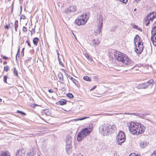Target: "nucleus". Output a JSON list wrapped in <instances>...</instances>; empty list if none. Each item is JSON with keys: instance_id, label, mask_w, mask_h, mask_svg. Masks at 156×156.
I'll return each instance as SVG.
<instances>
[{"instance_id": "53", "label": "nucleus", "mask_w": 156, "mask_h": 156, "mask_svg": "<svg viewBox=\"0 0 156 156\" xmlns=\"http://www.w3.org/2000/svg\"><path fill=\"white\" fill-rule=\"evenodd\" d=\"M49 92L52 93L53 92V90L52 89H50L48 90Z\"/></svg>"}, {"instance_id": "5", "label": "nucleus", "mask_w": 156, "mask_h": 156, "mask_svg": "<svg viewBox=\"0 0 156 156\" xmlns=\"http://www.w3.org/2000/svg\"><path fill=\"white\" fill-rule=\"evenodd\" d=\"M139 123L131 121L127 124L130 132L133 135H137Z\"/></svg>"}, {"instance_id": "10", "label": "nucleus", "mask_w": 156, "mask_h": 156, "mask_svg": "<svg viewBox=\"0 0 156 156\" xmlns=\"http://www.w3.org/2000/svg\"><path fill=\"white\" fill-rule=\"evenodd\" d=\"M151 41H152L153 45L156 46V26L154 27L151 30Z\"/></svg>"}, {"instance_id": "59", "label": "nucleus", "mask_w": 156, "mask_h": 156, "mask_svg": "<svg viewBox=\"0 0 156 156\" xmlns=\"http://www.w3.org/2000/svg\"><path fill=\"white\" fill-rule=\"evenodd\" d=\"M22 6H20V12H22Z\"/></svg>"}, {"instance_id": "34", "label": "nucleus", "mask_w": 156, "mask_h": 156, "mask_svg": "<svg viewBox=\"0 0 156 156\" xmlns=\"http://www.w3.org/2000/svg\"><path fill=\"white\" fill-rule=\"evenodd\" d=\"M85 56L87 57V59H90L91 61L92 60V59L91 58V57L87 53H85Z\"/></svg>"}, {"instance_id": "54", "label": "nucleus", "mask_w": 156, "mask_h": 156, "mask_svg": "<svg viewBox=\"0 0 156 156\" xmlns=\"http://www.w3.org/2000/svg\"><path fill=\"white\" fill-rule=\"evenodd\" d=\"M2 58L5 60H7L8 59V58L7 57H5V56H3L2 57Z\"/></svg>"}, {"instance_id": "35", "label": "nucleus", "mask_w": 156, "mask_h": 156, "mask_svg": "<svg viewBox=\"0 0 156 156\" xmlns=\"http://www.w3.org/2000/svg\"><path fill=\"white\" fill-rule=\"evenodd\" d=\"M14 73L15 75L17 76H18V73L17 71L16 68H14Z\"/></svg>"}, {"instance_id": "46", "label": "nucleus", "mask_w": 156, "mask_h": 156, "mask_svg": "<svg viewBox=\"0 0 156 156\" xmlns=\"http://www.w3.org/2000/svg\"><path fill=\"white\" fill-rule=\"evenodd\" d=\"M24 48H23V49H22V50H21V56L22 57H23V56H24Z\"/></svg>"}, {"instance_id": "1", "label": "nucleus", "mask_w": 156, "mask_h": 156, "mask_svg": "<svg viewBox=\"0 0 156 156\" xmlns=\"http://www.w3.org/2000/svg\"><path fill=\"white\" fill-rule=\"evenodd\" d=\"M115 125H113L111 126L108 123H104L101 125L99 127V133L103 136H107L109 134L113 133L116 130Z\"/></svg>"}, {"instance_id": "13", "label": "nucleus", "mask_w": 156, "mask_h": 156, "mask_svg": "<svg viewBox=\"0 0 156 156\" xmlns=\"http://www.w3.org/2000/svg\"><path fill=\"white\" fill-rule=\"evenodd\" d=\"M25 150L24 149H20L16 153V156H23L25 155Z\"/></svg>"}, {"instance_id": "55", "label": "nucleus", "mask_w": 156, "mask_h": 156, "mask_svg": "<svg viewBox=\"0 0 156 156\" xmlns=\"http://www.w3.org/2000/svg\"><path fill=\"white\" fill-rule=\"evenodd\" d=\"M13 10V4H12V9H11V13H12V12Z\"/></svg>"}, {"instance_id": "26", "label": "nucleus", "mask_w": 156, "mask_h": 156, "mask_svg": "<svg viewBox=\"0 0 156 156\" xmlns=\"http://www.w3.org/2000/svg\"><path fill=\"white\" fill-rule=\"evenodd\" d=\"M131 25H132V27L134 29H137L138 30H140L141 31H142V30L141 28H139L138 27L137 25H136L135 24H132Z\"/></svg>"}, {"instance_id": "3", "label": "nucleus", "mask_w": 156, "mask_h": 156, "mask_svg": "<svg viewBox=\"0 0 156 156\" xmlns=\"http://www.w3.org/2000/svg\"><path fill=\"white\" fill-rule=\"evenodd\" d=\"M92 129L90 127H86L82 129L78 133L77 140L78 141H81L82 139L88 135L92 131Z\"/></svg>"}, {"instance_id": "61", "label": "nucleus", "mask_w": 156, "mask_h": 156, "mask_svg": "<svg viewBox=\"0 0 156 156\" xmlns=\"http://www.w3.org/2000/svg\"><path fill=\"white\" fill-rule=\"evenodd\" d=\"M58 61L60 60V58L59 57V56H58Z\"/></svg>"}, {"instance_id": "4", "label": "nucleus", "mask_w": 156, "mask_h": 156, "mask_svg": "<svg viewBox=\"0 0 156 156\" xmlns=\"http://www.w3.org/2000/svg\"><path fill=\"white\" fill-rule=\"evenodd\" d=\"M92 129L90 127H86L82 129L78 133L77 140L78 141H81L82 139L88 135L92 131Z\"/></svg>"}, {"instance_id": "56", "label": "nucleus", "mask_w": 156, "mask_h": 156, "mask_svg": "<svg viewBox=\"0 0 156 156\" xmlns=\"http://www.w3.org/2000/svg\"><path fill=\"white\" fill-rule=\"evenodd\" d=\"M153 154H155L156 156V150L154 151Z\"/></svg>"}, {"instance_id": "64", "label": "nucleus", "mask_w": 156, "mask_h": 156, "mask_svg": "<svg viewBox=\"0 0 156 156\" xmlns=\"http://www.w3.org/2000/svg\"><path fill=\"white\" fill-rule=\"evenodd\" d=\"M96 87V86H94L93 88H94V89H95Z\"/></svg>"}, {"instance_id": "30", "label": "nucleus", "mask_w": 156, "mask_h": 156, "mask_svg": "<svg viewBox=\"0 0 156 156\" xmlns=\"http://www.w3.org/2000/svg\"><path fill=\"white\" fill-rule=\"evenodd\" d=\"M71 12H73L76 10V7L74 6H72L69 7Z\"/></svg>"}, {"instance_id": "22", "label": "nucleus", "mask_w": 156, "mask_h": 156, "mask_svg": "<svg viewBox=\"0 0 156 156\" xmlns=\"http://www.w3.org/2000/svg\"><path fill=\"white\" fill-rule=\"evenodd\" d=\"M147 115H148L147 114H141L140 113H138L137 116L141 118H142L143 119H145L147 120H148V118H146V117Z\"/></svg>"}, {"instance_id": "7", "label": "nucleus", "mask_w": 156, "mask_h": 156, "mask_svg": "<svg viewBox=\"0 0 156 156\" xmlns=\"http://www.w3.org/2000/svg\"><path fill=\"white\" fill-rule=\"evenodd\" d=\"M87 15L86 14L82 15L79 16L75 20L74 23L78 26L85 24L87 22V20H86Z\"/></svg>"}, {"instance_id": "42", "label": "nucleus", "mask_w": 156, "mask_h": 156, "mask_svg": "<svg viewBox=\"0 0 156 156\" xmlns=\"http://www.w3.org/2000/svg\"><path fill=\"white\" fill-rule=\"evenodd\" d=\"M7 77L6 76H4V81L5 83H7Z\"/></svg>"}, {"instance_id": "38", "label": "nucleus", "mask_w": 156, "mask_h": 156, "mask_svg": "<svg viewBox=\"0 0 156 156\" xmlns=\"http://www.w3.org/2000/svg\"><path fill=\"white\" fill-rule=\"evenodd\" d=\"M20 50V48L19 47L18 48L17 53V54H16V60L17 62L18 61L17 58V56L18 55V53H19Z\"/></svg>"}, {"instance_id": "23", "label": "nucleus", "mask_w": 156, "mask_h": 156, "mask_svg": "<svg viewBox=\"0 0 156 156\" xmlns=\"http://www.w3.org/2000/svg\"><path fill=\"white\" fill-rule=\"evenodd\" d=\"M67 100H63L62 101H60L57 102V104L60 105H64L66 104Z\"/></svg>"}, {"instance_id": "49", "label": "nucleus", "mask_w": 156, "mask_h": 156, "mask_svg": "<svg viewBox=\"0 0 156 156\" xmlns=\"http://www.w3.org/2000/svg\"><path fill=\"white\" fill-rule=\"evenodd\" d=\"M26 43L27 44L28 46H29L30 48L31 47V45L30 44V42L28 41V40H27L26 41Z\"/></svg>"}, {"instance_id": "24", "label": "nucleus", "mask_w": 156, "mask_h": 156, "mask_svg": "<svg viewBox=\"0 0 156 156\" xmlns=\"http://www.w3.org/2000/svg\"><path fill=\"white\" fill-rule=\"evenodd\" d=\"M36 153V151L34 149H33L28 153L29 156H34Z\"/></svg>"}, {"instance_id": "8", "label": "nucleus", "mask_w": 156, "mask_h": 156, "mask_svg": "<svg viewBox=\"0 0 156 156\" xmlns=\"http://www.w3.org/2000/svg\"><path fill=\"white\" fill-rule=\"evenodd\" d=\"M98 22L99 23L98 24V29L96 30V33L97 34L100 33L101 32V29L103 24V18L102 16L99 15V17L97 18Z\"/></svg>"}, {"instance_id": "11", "label": "nucleus", "mask_w": 156, "mask_h": 156, "mask_svg": "<svg viewBox=\"0 0 156 156\" xmlns=\"http://www.w3.org/2000/svg\"><path fill=\"white\" fill-rule=\"evenodd\" d=\"M139 44H138V46L137 47H136V49L135 50V51L137 53L140 54L142 52L144 47L143 45V44H141L139 42Z\"/></svg>"}, {"instance_id": "51", "label": "nucleus", "mask_w": 156, "mask_h": 156, "mask_svg": "<svg viewBox=\"0 0 156 156\" xmlns=\"http://www.w3.org/2000/svg\"><path fill=\"white\" fill-rule=\"evenodd\" d=\"M9 26H10L9 25H8L6 24L5 26V27L6 29H8Z\"/></svg>"}, {"instance_id": "39", "label": "nucleus", "mask_w": 156, "mask_h": 156, "mask_svg": "<svg viewBox=\"0 0 156 156\" xmlns=\"http://www.w3.org/2000/svg\"><path fill=\"white\" fill-rule=\"evenodd\" d=\"M9 70V67L8 66H6L4 67V70H5L6 72H7Z\"/></svg>"}, {"instance_id": "37", "label": "nucleus", "mask_w": 156, "mask_h": 156, "mask_svg": "<svg viewBox=\"0 0 156 156\" xmlns=\"http://www.w3.org/2000/svg\"><path fill=\"white\" fill-rule=\"evenodd\" d=\"M15 28H17L18 27V23L17 20H16L15 22Z\"/></svg>"}, {"instance_id": "45", "label": "nucleus", "mask_w": 156, "mask_h": 156, "mask_svg": "<svg viewBox=\"0 0 156 156\" xmlns=\"http://www.w3.org/2000/svg\"><path fill=\"white\" fill-rule=\"evenodd\" d=\"M130 156H140L139 155H138L137 154H136L135 153H131L130 154Z\"/></svg>"}, {"instance_id": "9", "label": "nucleus", "mask_w": 156, "mask_h": 156, "mask_svg": "<svg viewBox=\"0 0 156 156\" xmlns=\"http://www.w3.org/2000/svg\"><path fill=\"white\" fill-rule=\"evenodd\" d=\"M154 81L153 80H150L146 83H141L138 84L136 86V87L138 89H145L151 84H153Z\"/></svg>"}, {"instance_id": "40", "label": "nucleus", "mask_w": 156, "mask_h": 156, "mask_svg": "<svg viewBox=\"0 0 156 156\" xmlns=\"http://www.w3.org/2000/svg\"><path fill=\"white\" fill-rule=\"evenodd\" d=\"M124 114H125L132 115H134L137 116V115L138 113H126L125 112L124 113Z\"/></svg>"}, {"instance_id": "16", "label": "nucleus", "mask_w": 156, "mask_h": 156, "mask_svg": "<svg viewBox=\"0 0 156 156\" xmlns=\"http://www.w3.org/2000/svg\"><path fill=\"white\" fill-rule=\"evenodd\" d=\"M66 144H72V137L70 135H67L66 138Z\"/></svg>"}, {"instance_id": "12", "label": "nucleus", "mask_w": 156, "mask_h": 156, "mask_svg": "<svg viewBox=\"0 0 156 156\" xmlns=\"http://www.w3.org/2000/svg\"><path fill=\"white\" fill-rule=\"evenodd\" d=\"M146 127L141 123H139L138 130L137 131V135L143 133L145 131Z\"/></svg>"}, {"instance_id": "25", "label": "nucleus", "mask_w": 156, "mask_h": 156, "mask_svg": "<svg viewBox=\"0 0 156 156\" xmlns=\"http://www.w3.org/2000/svg\"><path fill=\"white\" fill-rule=\"evenodd\" d=\"M38 37H36L34 38L33 39V43L35 45H37V43L38 42Z\"/></svg>"}, {"instance_id": "44", "label": "nucleus", "mask_w": 156, "mask_h": 156, "mask_svg": "<svg viewBox=\"0 0 156 156\" xmlns=\"http://www.w3.org/2000/svg\"><path fill=\"white\" fill-rule=\"evenodd\" d=\"M20 19H22L24 20V19H26V18L25 16V15H22L20 16Z\"/></svg>"}, {"instance_id": "18", "label": "nucleus", "mask_w": 156, "mask_h": 156, "mask_svg": "<svg viewBox=\"0 0 156 156\" xmlns=\"http://www.w3.org/2000/svg\"><path fill=\"white\" fill-rule=\"evenodd\" d=\"M66 150L68 154H69L72 151V144H66Z\"/></svg>"}, {"instance_id": "62", "label": "nucleus", "mask_w": 156, "mask_h": 156, "mask_svg": "<svg viewBox=\"0 0 156 156\" xmlns=\"http://www.w3.org/2000/svg\"><path fill=\"white\" fill-rule=\"evenodd\" d=\"M2 59L1 58H0V62L1 63L2 62Z\"/></svg>"}, {"instance_id": "52", "label": "nucleus", "mask_w": 156, "mask_h": 156, "mask_svg": "<svg viewBox=\"0 0 156 156\" xmlns=\"http://www.w3.org/2000/svg\"><path fill=\"white\" fill-rule=\"evenodd\" d=\"M58 61H59V64L61 65L62 66H64V65L63 64L62 62L60 60H59Z\"/></svg>"}, {"instance_id": "20", "label": "nucleus", "mask_w": 156, "mask_h": 156, "mask_svg": "<svg viewBox=\"0 0 156 156\" xmlns=\"http://www.w3.org/2000/svg\"><path fill=\"white\" fill-rule=\"evenodd\" d=\"M67 76L68 77L69 79H70L72 82L77 86H78V83L77 81L74 79L73 77L67 74Z\"/></svg>"}, {"instance_id": "29", "label": "nucleus", "mask_w": 156, "mask_h": 156, "mask_svg": "<svg viewBox=\"0 0 156 156\" xmlns=\"http://www.w3.org/2000/svg\"><path fill=\"white\" fill-rule=\"evenodd\" d=\"M151 21V20L146 17L145 19V22L146 23V25L148 26L150 24Z\"/></svg>"}, {"instance_id": "31", "label": "nucleus", "mask_w": 156, "mask_h": 156, "mask_svg": "<svg viewBox=\"0 0 156 156\" xmlns=\"http://www.w3.org/2000/svg\"><path fill=\"white\" fill-rule=\"evenodd\" d=\"M0 156H10V155L6 152H4L3 151L1 154Z\"/></svg>"}, {"instance_id": "28", "label": "nucleus", "mask_w": 156, "mask_h": 156, "mask_svg": "<svg viewBox=\"0 0 156 156\" xmlns=\"http://www.w3.org/2000/svg\"><path fill=\"white\" fill-rule=\"evenodd\" d=\"M64 12L65 14H68L70 13L71 12L70 10V9L69 7L68 8L66 9L64 11Z\"/></svg>"}, {"instance_id": "43", "label": "nucleus", "mask_w": 156, "mask_h": 156, "mask_svg": "<svg viewBox=\"0 0 156 156\" xmlns=\"http://www.w3.org/2000/svg\"><path fill=\"white\" fill-rule=\"evenodd\" d=\"M23 32H26L27 31V29L26 27L24 26L23 28Z\"/></svg>"}, {"instance_id": "48", "label": "nucleus", "mask_w": 156, "mask_h": 156, "mask_svg": "<svg viewBox=\"0 0 156 156\" xmlns=\"http://www.w3.org/2000/svg\"><path fill=\"white\" fill-rule=\"evenodd\" d=\"M31 34H34L35 33V30L34 29H33L31 31Z\"/></svg>"}, {"instance_id": "27", "label": "nucleus", "mask_w": 156, "mask_h": 156, "mask_svg": "<svg viewBox=\"0 0 156 156\" xmlns=\"http://www.w3.org/2000/svg\"><path fill=\"white\" fill-rule=\"evenodd\" d=\"M83 78L84 80L87 81H91V78L87 76H83Z\"/></svg>"}, {"instance_id": "15", "label": "nucleus", "mask_w": 156, "mask_h": 156, "mask_svg": "<svg viewBox=\"0 0 156 156\" xmlns=\"http://www.w3.org/2000/svg\"><path fill=\"white\" fill-rule=\"evenodd\" d=\"M134 44L136 45V42H137L138 44H139V42L141 44H143V43L142 42V40L140 37L138 35H136V37L134 38Z\"/></svg>"}, {"instance_id": "2", "label": "nucleus", "mask_w": 156, "mask_h": 156, "mask_svg": "<svg viewBox=\"0 0 156 156\" xmlns=\"http://www.w3.org/2000/svg\"><path fill=\"white\" fill-rule=\"evenodd\" d=\"M114 57L118 61L122 62L126 65L132 66L134 65V62L130 59L126 55L118 51L114 52Z\"/></svg>"}, {"instance_id": "33", "label": "nucleus", "mask_w": 156, "mask_h": 156, "mask_svg": "<svg viewBox=\"0 0 156 156\" xmlns=\"http://www.w3.org/2000/svg\"><path fill=\"white\" fill-rule=\"evenodd\" d=\"M89 117H83L82 118H80V119H76V121H78V120H82L84 119H86L89 118Z\"/></svg>"}, {"instance_id": "60", "label": "nucleus", "mask_w": 156, "mask_h": 156, "mask_svg": "<svg viewBox=\"0 0 156 156\" xmlns=\"http://www.w3.org/2000/svg\"><path fill=\"white\" fill-rule=\"evenodd\" d=\"M7 63V62L6 61H5L3 62L4 64H6Z\"/></svg>"}, {"instance_id": "58", "label": "nucleus", "mask_w": 156, "mask_h": 156, "mask_svg": "<svg viewBox=\"0 0 156 156\" xmlns=\"http://www.w3.org/2000/svg\"><path fill=\"white\" fill-rule=\"evenodd\" d=\"M56 52H57V55H58V56H59V53H58V51L57 50H56Z\"/></svg>"}, {"instance_id": "36", "label": "nucleus", "mask_w": 156, "mask_h": 156, "mask_svg": "<svg viewBox=\"0 0 156 156\" xmlns=\"http://www.w3.org/2000/svg\"><path fill=\"white\" fill-rule=\"evenodd\" d=\"M17 113L21 114L22 115H25L26 114L22 111L17 110L16 112Z\"/></svg>"}, {"instance_id": "17", "label": "nucleus", "mask_w": 156, "mask_h": 156, "mask_svg": "<svg viewBox=\"0 0 156 156\" xmlns=\"http://www.w3.org/2000/svg\"><path fill=\"white\" fill-rule=\"evenodd\" d=\"M100 41L98 39H93L91 41V44L94 47L98 46L99 44Z\"/></svg>"}, {"instance_id": "50", "label": "nucleus", "mask_w": 156, "mask_h": 156, "mask_svg": "<svg viewBox=\"0 0 156 156\" xmlns=\"http://www.w3.org/2000/svg\"><path fill=\"white\" fill-rule=\"evenodd\" d=\"M31 106L32 107L35 108L36 106H38V105L36 104H32Z\"/></svg>"}, {"instance_id": "6", "label": "nucleus", "mask_w": 156, "mask_h": 156, "mask_svg": "<svg viewBox=\"0 0 156 156\" xmlns=\"http://www.w3.org/2000/svg\"><path fill=\"white\" fill-rule=\"evenodd\" d=\"M126 139L125 135L122 131H119L116 138V144L121 145L124 142Z\"/></svg>"}, {"instance_id": "63", "label": "nucleus", "mask_w": 156, "mask_h": 156, "mask_svg": "<svg viewBox=\"0 0 156 156\" xmlns=\"http://www.w3.org/2000/svg\"><path fill=\"white\" fill-rule=\"evenodd\" d=\"M15 28V30L16 31H17V28Z\"/></svg>"}, {"instance_id": "21", "label": "nucleus", "mask_w": 156, "mask_h": 156, "mask_svg": "<svg viewBox=\"0 0 156 156\" xmlns=\"http://www.w3.org/2000/svg\"><path fill=\"white\" fill-rule=\"evenodd\" d=\"M58 77L59 79V81L62 83L64 81L62 73L59 72L58 74Z\"/></svg>"}, {"instance_id": "41", "label": "nucleus", "mask_w": 156, "mask_h": 156, "mask_svg": "<svg viewBox=\"0 0 156 156\" xmlns=\"http://www.w3.org/2000/svg\"><path fill=\"white\" fill-rule=\"evenodd\" d=\"M93 79L94 80V81L98 82V79L97 76H93Z\"/></svg>"}, {"instance_id": "47", "label": "nucleus", "mask_w": 156, "mask_h": 156, "mask_svg": "<svg viewBox=\"0 0 156 156\" xmlns=\"http://www.w3.org/2000/svg\"><path fill=\"white\" fill-rule=\"evenodd\" d=\"M128 0H119V1L123 3L126 4L127 3Z\"/></svg>"}, {"instance_id": "19", "label": "nucleus", "mask_w": 156, "mask_h": 156, "mask_svg": "<svg viewBox=\"0 0 156 156\" xmlns=\"http://www.w3.org/2000/svg\"><path fill=\"white\" fill-rule=\"evenodd\" d=\"M148 144L149 142H148L143 140L140 141V145L141 148H144L148 145Z\"/></svg>"}, {"instance_id": "14", "label": "nucleus", "mask_w": 156, "mask_h": 156, "mask_svg": "<svg viewBox=\"0 0 156 156\" xmlns=\"http://www.w3.org/2000/svg\"><path fill=\"white\" fill-rule=\"evenodd\" d=\"M146 17L152 21L156 17V13L153 12L149 13Z\"/></svg>"}, {"instance_id": "32", "label": "nucleus", "mask_w": 156, "mask_h": 156, "mask_svg": "<svg viewBox=\"0 0 156 156\" xmlns=\"http://www.w3.org/2000/svg\"><path fill=\"white\" fill-rule=\"evenodd\" d=\"M66 96L69 98H72L73 97V95L72 94L70 93H68L66 94Z\"/></svg>"}, {"instance_id": "57", "label": "nucleus", "mask_w": 156, "mask_h": 156, "mask_svg": "<svg viewBox=\"0 0 156 156\" xmlns=\"http://www.w3.org/2000/svg\"><path fill=\"white\" fill-rule=\"evenodd\" d=\"M137 3H138L139 2H140L141 0H134Z\"/></svg>"}]
</instances>
